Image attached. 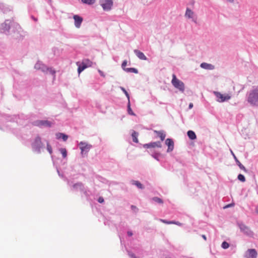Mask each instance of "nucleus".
Listing matches in <instances>:
<instances>
[{
  "label": "nucleus",
  "mask_w": 258,
  "mask_h": 258,
  "mask_svg": "<svg viewBox=\"0 0 258 258\" xmlns=\"http://www.w3.org/2000/svg\"><path fill=\"white\" fill-rule=\"evenodd\" d=\"M247 101L251 105L258 106V86L250 91L247 97Z\"/></svg>",
  "instance_id": "nucleus-1"
},
{
  "label": "nucleus",
  "mask_w": 258,
  "mask_h": 258,
  "mask_svg": "<svg viewBox=\"0 0 258 258\" xmlns=\"http://www.w3.org/2000/svg\"><path fill=\"white\" fill-rule=\"evenodd\" d=\"M171 83L175 88L179 90L180 92H183L184 91L185 86L184 83L178 79L175 74L172 75Z\"/></svg>",
  "instance_id": "nucleus-2"
},
{
  "label": "nucleus",
  "mask_w": 258,
  "mask_h": 258,
  "mask_svg": "<svg viewBox=\"0 0 258 258\" xmlns=\"http://www.w3.org/2000/svg\"><path fill=\"white\" fill-rule=\"evenodd\" d=\"M35 68L37 70H41L43 72H49L52 75L55 77V71L52 70L51 68H48L40 62H38L35 65Z\"/></svg>",
  "instance_id": "nucleus-3"
},
{
  "label": "nucleus",
  "mask_w": 258,
  "mask_h": 258,
  "mask_svg": "<svg viewBox=\"0 0 258 258\" xmlns=\"http://www.w3.org/2000/svg\"><path fill=\"white\" fill-rule=\"evenodd\" d=\"M99 3L104 11H110L113 6L112 0H99Z\"/></svg>",
  "instance_id": "nucleus-4"
},
{
  "label": "nucleus",
  "mask_w": 258,
  "mask_h": 258,
  "mask_svg": "<svg viewBox=\"0 0 258 258\" xmlns=\"http://www.w3.org/2000/svg\"><path fill=\"white\" fill-rule=\"evenodd\" d=\"M214 94L217 99V101L219 102L227 101L231 98V96L228 94H223L218 92H214Z\"/></svg>",
  "instance_id": "nucleus-5"
},
{
  "label": "nucleus",
  "mask_w": 258,
  "mask_h": 258,
  "mask_svg": "<svg viewBox=\"0 0 258 258\" xmlns=\"http://www.w3.org/2000/svg\"><path fill=\"white\" fill-rule=\"evenodd\" d=\"M239 227L241 231L244 234L249 237H253L254 234L253 232L249 227L241 223L239 224Z\"/></svg>",
  "instance_id": "nucleus-6"
},
{
  "label": "nucleus",
  "mask_w": 258,
  "mask_h": 258,
  "mask_svg": "<svg viewBox=\"0 0 258 258\" xmlns=\"http://www.w3.org/2000/svg\"><path fill=\"white\" fill-rule=\"evenodd\" d=\"M11 26V22L6 20L1 25L0 32L2 33L8 34L9 32Z\"/></svg>",
  "instance_id": "nucleus-7"
},
{
  "label": "nucleus",
  "mask_w": 258,
  "mask_h": 258,
  "mask_svg": "<svg viewBox=\"0 0 258 258\" xmlns=\"http://www.w3.org/2000/svg\"><path fill=\"white\" fill-rule=\"evenodd\" d=\"M79 146L82 154L88 153L92 147L91 145L83 142H81L79 144Z\"/></svg>",
  "instance_id": "nucleus-8"
},
{
  "label": "nucleus",
  "mask_w": 258,
  "mask_h": 258,
  "mask_svg": "<svg viewBox=\"0 0 258 258\" xmlns=\"http://www.w3.org/2000/svg\"><path fill=\"white\" fill-rule=\"evenodd\" d=\"M257 252L255 249H248L245 252L244 257L245 258H256Z\"/></svg>",
  "instance_id": "nucleus-9"
},
{
  "label": "nucleus",
  "mask_w": 258,
  "mask_h": 258,
  "mask_svg": "<svg viewBox=\"0 0 258 258\" xmlns=\"http://www.w3.org/2000/svg\"><path fill=\"white\" fill-rule=\"evenodd\" d=\"M42 143L41 139L39 137H37L34 143L32 144L33 148L38 152L40 151V149L41 147Z\"/></svg>",
  "instance_id": "nucleus-10"
},
{
  "label": "nucleus",
  "mask_w": 258,
  "mask_h": 258,
  "mask_svg": "<svg viewBox=\"0 0 258 258\" xmlns=\"http://www.w3.org/2000/svg\"><path fill=\"white\" fill-rule=\"evenodd\" d=\"M33 125L38 126H50L51 122L48 120H37L33 122Z\"/></svg>",
  "instance_id": "nucleus-11"
},
{
  "label": "nucleus",
  "mask_w": 258,
  "mask_h": 258,
  "mask_svg": "<svg viewBox=\"0 0 258 258\" xmlns=\"http://www.w3.org/2000/svg\"><path fill=\"white\" fill-rule=\"evenodd\" d=\"M75 21V25L77 28L81 27V24L83 22V18L79 15H75L73 16Z\"/></svg>",
  "instance_id": "nucleus-12"
},
{
  "label": "nucleus",
  "mask_w": 258,
  "mask_h": 258,
  "mask_svg": "<svg viewBox=\"0 0 258 258\" xmlns=\"http://www.w3.org/2000/svg\"><path fill=\"white\" fill-rule=\"evenodd\" d=\"M143 147L146 148H161V144L160 142H155L150 143L149 144H145L143 145Z\"/></svg>",
  "instance_id": "nucleus-13"
},
{
  "label": "nucleus",
  "mask_w": 258,
  "mask_h": 258,
  "mask_svg": "<svg viewBox=\"0 0 258 258\" xmlns=\"http://www.w3.org/2000/svg\"><path fill=\"white\" fill-rule=\"evenodd\" d=\"M165 144L168 146L167 152H171L174 149V142L173 140L171 139H167Z\"/></svg>",
  "instance_id": "nucleus-14"
},
{
  "label": "nucleus",
  "mask_w": 258,
  "mask_h": 258,
  "mask_svg": "<svg viewBox=\"0 0 258 258\" xmlns=\"http://www.w3.org/2000/svg\"><path fill=\"white\" fill-rule=\"evenodd\" d=\"M134 52L140 59L146 60L147 59L146 56L142 52L136 49L134 50Z\"/></svg>",
  "instance_id": "nucleus-15"
},
{
  "label": "nucleus",
  "mask_w": 258,
  "mask_h": 258,
  "mask_svg": "<svg viewBox=\"0 0 258 258\" xmlns=\"http://www.w3.org/2000/svg\"><path fill=\"white\" fill-rule=\"evenodd\" d=\"M185 16L188 18H194L195 16V13L193 11H192L189 8H186Z\"/></svg>",
  "instance_id": "nucleus-16"
},
{
  "label": "nucleus",
  "mask_w": 258,
  "mask_h": 258,
  "mask_svg": "<svg viewBox=\"0 0 258 258\" xmlns=\"http://www.w3.org/2000/svg\"><path fill=\"white\" fill-rule=\"evenodd\" d=\"M201 67L206 70H213L214 69V66L211 64L207 63L206 62H203L201 64Z\"/></svg>",
  "instance_id": "nucleus-17"
},
{
  "label": "nucleus",
  "mask_w": 258,
  "mask_h": 258,
  "mask_svg": "<svg viewBox=\"0 0 258 258\" xmlns=\"http://www.w3.org/2000/svg\"><path fill=\"white\" fill-rule=\"evenodd\" d=\"M234 158L235 160V161L236 162L237 164L239 166V167L243 170L244 172H246L247 171L245 168V167L240 162V161L237 159V158L236 157V156L233 154Z\"/></svg>",
  "instance_id": "nucleus-18"
},
{
  "label": "nucleus",
  "mask_w": 258,
  "mask_h": 258,
  "mask_svg": "<svg viewBox=\"0 0 258 258\" xmlns=\"http://www.w3.org/2000/svg\"><path fill=\"white\" fill-rule=\"evenodd\" d=\"M79 62H77V64L78 66V72L79 74H80L83 71L87 68V66L83 63V62L81 64H79Z\"/></svg>",
  "instance_id": "nucleus-19"
},
{
  "label": "nucleus",
  "mask_w": 258,
  "mask_h": 258,
  "mask_svg": "<svg viewBox=\"0 0 258 258\" xmlns=\"http://www.w3.org/2000/svg\"><path fill=\"white\" fill-rule=\"evenodd\" d=\"M154 132L160 138L161 141H163L165 139L166 135L163 131H154Z\"/></svg>",
  "instance_id": "nucleus-20"
},
{
  "label": "nucleus",
  "mask_w": 258,
  "mask_h": 258,
  "mask_svg": "<svg viewBox=\"0 0 258 258\" xmlns=\"http://www.w3.org/2000/svg\"><path fill=\"white\" fill-rule=\"evenodd\" d=\"M56 137L57 139L62 138L64 141H67L68 138V137L67 135L60 133L56 134Z\"/></svg>",
  "instance_id": "nucleus-21"
},
{
  "label": "nucleus",
  "mask_w": 258,
  "mask_h": 258,
  "mask_svg": "<svg viewBox=\"0 0 258 258\" xmlns=\"http://www.w3.org/2000/svg\"><path fill=\"white\" fill-rule=\"evenodd\" d=\"M187 136L188 138L191 140H195L196 139L197 136L195 132L192 131H188L187 132Z\"/></svg>",
  "instance_id": "nucleus-22"
},
{
  "label": "nucleus",
  "mask_w": 258,
  "mask_h": 258,
  "mask_svg": "<svg viewBox=\"0 0 258 258\" xmlns=\"http://www.w3.org/2000/svg\"><path fill=\"white\" fill-rule=\"evenodd\" d=\"M132 136L133 138V141L136 143H138V142H139L138 139V133L135 131H134L132 134Z\"/></svg>",
  "instance_id": "nucleus-23"
},
{
  "label": "nucleus",
  "mask_w": 258,
  "mask_h": 258,
  "mask_svg": "<svg viewBox=\"0 0 258 258\" xmlns=\"http://www.w3.org/2000/svg\"><path fill=\"white\" fill-rule=\"evenodd\" d=\"M82 62L86 66H87V68L91 67L93 64V62L88 59H84Z\"/></svg>",
  "instance_id": "nucleus-24"
},
{
  "label": "nucleus",
  "mask_w": 258,
  "mask_h": 258,
  "mask_svg": "<svg viewBox=\"0 0 258 258\" xmlns=\"http://www.w3.org/2000/svg\"><path fill=\"white\" fill-rule=\"evenodd\" d=\"M125 71L127 73H134L135 74H137L138 73V70L135 68H127L125 70Z\"/></svg>",
  "instance_id": "nucleus-25"
},
{
  "label": "nucleus",
  "mask_w": 258,
  "mask_h": 258,
  "mask_svg": "<svg viewBox=\"0 0 258 258\" xmlns=\"http://www.w3.org/2000/svg\"><path fill=\"white\" fill-rule=\"evenodd\" d=\"M127 111L129 114L132 115H135V114L133 112V110H132L131 108V105H130V101H128V105H127Z\"/></svg>",
  "instance_id": "nucleus-26"
},
{
  "label": "nucleus",
  "mask_w": 258,
  "mask_h": 258,
  "mask_svg": "<svg viewBox=\"0 0 258 258\" xmlns=\"http://www.w3.org/2000/svg\"><path fill=\"white\" fill-rule=\"evenodd\" d=\"M133 184L136 185L139 188H143V185L138 181H133Z\"/></svg>",
  "instance_id": "nucleus-27"
},
{
  "label": "nucleus",
  "mask_w": 258,
  "mask_h": 258,
  "mask_svg": "<svg viewBox=\"0 0 258 258\" xmlns=\"http://www.w3.org/2000/svg\"><path fill=\"white\" fill-rule=\"evenodd\" d=\"M82 2L84 4L92 5L95 3V0H82Z\"/></svg>",
  "instance_id": "nucleus-28"
},
{
  "label": "nucleus",
  "mask_w": 258,
  "mask_h": 258,
  "mask_svg": "<svg viewBox=\"0 0 258 258\" xmlns=\"http://www.w3.org/2000/svg\"><path fill=\"white\" fill-rule=\"evenodd\" d=\"M60 151L61 153L62 154V155L63 158H66L67 156V152L65 148H61L60 149Z\"/></svg>",
  "instance_id": "nucleus-29"
},
{
  "label": "nucleus",
  "mask_w": 258,
  "mask_h": 258,
  "mask_svg": "<svg viewBox=\"0 0 258 258\" xmlns=\"http://www.w3.org/2000/svg\"><path fill=\"white\" fill-rule=\"evenodd\" d=\"M153 201L159 204H162L163 203L162 200L158 197H154L152 199Z\"/></svg>",
  "instance_id": "nucleus-30"
},
{
  "label": "nucleus",
  "mask_w": 258,
  "mask_h": 258,
  "mask_svg": "<svg viewBox=\"0 0 258 258\" xmlns=\"http://www.w3.org/2000/svg\"><path fill=\"white\" fill-rule=\"evenodd\" d=\"M237 178H238L239 180H240V181H241L242 182H244L245 181V177L243 175H242L241 174H239L238 175Z\"/></svg>",
  "instance_id": "nucleus-31"
},
{
  "label": "nucleus",
  "mask_w": 258,
  "mask_h": 258,
  "mask_svg": "<svg viewBox=\"0 0 258 258\" xmlns=\"http://www.w3.org/2000/svg\"><path fill=\"white\" fill-rule=\"evenodd\" d=\"M121 90L123 91V92L125 94V96L127 98L128 101H130V95L125 90V89L123 87H120Z\"/></svg>",
  "instance_id": "nucleus-32"
},
{
  "label": "nucleus",
  "mask_w": 258,
  "mask_h": 258,
  "mask_svg": "<svg viewBox=\"0 0 258 258\" xmlns=\"http://www.w3.org/2000/svg\"><path fill=\"white\" fill-rule=\"evenodd\" d=\"M229 246V244L227 242H226V241H224L222 243V247L224 249H226V248H228Z\"/></svg>",
  "instance_id": "nucleus-33"
},
{
  "label": "nucleus",
  "mask_w": 258,
  "mask_h": 258,
  "mask_svg": "<svg viewBox=\"0 0 258 258\" xmlns=\"http://www.w3.org/2000/svg\"><path fill=\"white\" fill-rule=\"evenodd\" d=\"M127 60H125L122 63L121 67H122V68L123 69V70L124 71H125V70L127 69V68H125V67H126V66L127 64Z\"/></svg>",
  "instance_id": "nucleus-34"
},
{
  "label": "nucleus",
  "mask_w": 258,
  "mask_h": 258,
  "mask_svg": "<svg viewBox=\"0 0 258 258\" xmlns=\"http://www.w3.org/2000/svg\"><path fill=\"white\" fill-rule=\"evenodd\" d=\"M160 221H161L162 222L164 223L167 224H171L172 223H173V221H166V220H164V219H160Z\"/></svg>",
  "instance_id": "nucleus-35"
},
{
  "label": "nucleus",
  "mask_w": 258,
  "mask_h": 258,
  "mask_svg": "<svg viewBox=\"0 0 258 258\" xmlns=\"http://www.w3.org/2000/svg\"><path fill=\"white\" fill-rule=\"evenodd\" d=\"M47 149L50 154H51L52 153V148L48 143H47Z\"/></svg>",
  "instance_id": "nucleus-36"
},
{
  "label": "nucleus",
  "mask_w": 258,
  "mask_h": 258,
  "mask_svg": "<svg viewBox=\"0 0 258 258\" xmlns=\"http://www.w3.org/2000/svg\"><path fill=\"white\" fill-rule=\"evenodd\" d=\"M81 187L83 186V184L82 183H77V184H75L74 185V187Z\"/></svg>",
  "instance_id": "nucleus-37"
},
{
  "label": "nucleus",
  "mask_w": 258,
  "mask_h": 258,
  "mask_svg": "<svg viewBox=\"0 0 258 258\" xmlns=\"http://www.w3.org/2000/svg\"><path fill=\"white\" fill-rule=\"evenodd\" d=\"M98 201L100 203H102L104 202V199L102 197H99L98 198Z\"/></svg>",
  "instance_id": "nucleus-38"
},
{
  "label": "nucleus",
  "mask_w": 258,
  "mask_h": 258,
  "mask_svg": "<svg viewBox=\"0 0 258 258\" xmlns=\"http://www.w3.org/2000/svg\"><path fill=\"white\" fill-rule=\"evenodd\" d=\"M172 224H176V225H177L178 226H181L182 225L181 223H180V222H175V221H173V223H172Z\"/></svg>",
  "instance_id": "nucleus-39"
},
{
  "label": "nucleus",
  "mask_w": 258,
  "mask_h": 258,
  "mask_svg": "<svg viewBox=\"0 0 258 258\" xmlns=\"http://www.w3.org/2000/svg\"><path fill=\"white\" fill-rule=\"evenodd\" d=\"M131 208H132V209L133 210H134V211L138 210V209L137 208V207L136 206H133V205H132L131 206Z\"/></svg>",
  "instance_id": "nucleus-40"
},
{
  "label": "nucleus",
  "mask_w": 258,
  "mask_h": 258,
  "mask_svg": "<svg viewBox=\"0 0 258 258\" xmlns=\"http://www.w3.org/2000/svg\"><path fill=\"white\" fill-rule=\"evenodd\" d=\"M14 26H15V27L17 28H19V29H20L21 28V27L18 24H14Z\"/></svg>",
  "instance_id": "nucleus-41"
},
{
  "label": "nucleus",
  "mask_w": 258,
  "mask_h": 258,
  "mask_svg": "<svg viewBox=\"0 0 258 258\" xmlns=\"http://www.w3.org/2000/svg\"><path fill=\"white\" fill-rule=\"evenodd\" d=\"M127 235L129 236H131L133 235V233L131 231H128L127 232Z\"/></svg>",
  "instance_id": "nucleus-42"
},
{
  "label": "nucleus",
  "mask_w": 258,
  "mask_h": 258,
  "mask_svg": "<svg viewBox=\"0 0 258 258\" xmlns=\"http://www.w3.org/2000/svg\"><path fill=\"white\" fill-rule=\"evenodd\" d=\"M193 107V104L192 103H190L189 104V108L191 109Z\"/></svg>",
  "instance_id": "nucleus-43"
},
{
  "label": "nucleus",
  "mask_w": 258,
  "mask_h": 258,
  "mask_svg": "<svg viewBox=\"0 0 258 258\" xmlns=\"http://www.w3.org/2000/svg\"><path fill=\"white\" fill-rule=\"evenodd\" d=\"M99 72L100 74L102 76L104 77V74H103V72H102V71H99Z\"/></svg>",
  "instance_id": "nucleus-44"
},
{
  "label": "nucleus",
  "mask_w": 258,
  "mask_h": 258,
  "mask_svg": "<svg viewBox=\"0 0 258 258\" xmlns=\"http://www.w3.org/2000/svg\"><path fill=\"white\" fill-rule=\"evenodd\" d=\"M202 236V237L204 238V239L205 240H207L206 236L205 235H203Z\"/></svg>",
  "instance_id": "nucleus-45"
},
{
  "label": "nucleus",
  "mask_w": 258,
  "mask_h": 258,
  "mask_svg": "<svg viewBox=\"0 0 258 258\" xmlns=\"http://www.w3.org/2000/svg\"><path fill=\"white\" fill-rule=\"evenodd\" d=\"M255 212L257 214H258V207L255 209Z\"/></svg>",
  "instance_id": "nucleus-46"
},
{
  "label": "nucleus",
  "mask_w": 258,
  "mask_h": 258,
  "mask_svg": "<svg viewBox=\"0 0 258 258\" xmlns=\"http://www.w3.org/2000/svg\"><path fill=\"white\" fill-rule=\"evenodd\" d=\"M227 1L230 2V3H232L233 2L234 0H227Z\"/></svg>",
  "instance_id": "nucleus-47"
},
{
  "label": "nucleus",
  "mask_w": 258,
  "mask_h": 258,
  "mask_svg": "<svg viewBox=\"0 0 258 258\" xmlns=\"http://www.w3.org/2000/svg\"><path fill=\"white\" fill-rule=\"evenodd\" d=\"M230 206H231L230 205H228L226 206L225 208L229 207H230Z\"/></svg>",
  "instance_id": "nucleus-48"
},
{
  "label": "nucleus",
  "mask_w": 258,
  "mask_h": 258,
  "mask_svg": "<svg viewBox=\"0 0 258 258\" xmlns=\"http://www.w3.org/2000/svg\"><path fill=\"white\" fill-rule=\"evenodd\" d=\"M32 18L35 20V21H37V20L36 19H34L33 17H32Z\"/></svg>",
  "instance_id": "nucleus-49"
}]
</instances>
